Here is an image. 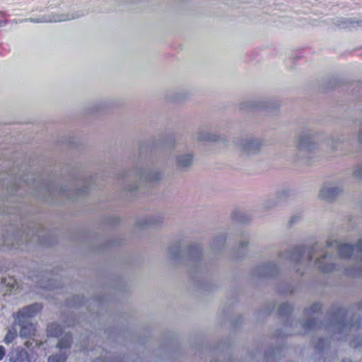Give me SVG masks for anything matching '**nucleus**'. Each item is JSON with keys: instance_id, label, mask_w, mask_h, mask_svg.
Returning a JSON list of instances; mask_svg holds the SVG:
<instances>
[{"instance_id": "f257e3e1", "label": "nucleus", "mask_w": 362, "mask_h": 362, "mask_svg": "<svg viewBox=\"0 0 362 362\" xmlns=\"http://www.w3.org/2000/svg\"><path fill=\"white\" fill-rule=\"evenodd\" d=\"M42 308L40 303H34L30 305L23 308L20 310L16 316V320L20 324L21 328L20 336L23 338H31L35 334V327L33 324L28 322V320L37 315Z\"/></svg>"}, {"instance_id": "f03ea898", "label": "nucleus", "mask_w": 362, "mask_h": 362, "mask_svg": "<svg viewBox=\"0 0 362 362\" xmlns=\"http://www.w3.org/2000/svg\"><path fill=\"white\" fill-rule=\"evenodd\" d=\"M47 335L60 338L57 345L59 349H69L72 343V337L69 333H66L63 335V329L57 323H50L47 327Z\"/></svg>"}, {"instance_id": "7ed1b4c3", "label": "nucleus", "mask_w": 362, "mask_h": 362, "mask_svg": "<svg viewBox=\"0 0 362 362\" xmlns=\"http://www.w3.org/2000/svg\"><path fill=\"white\" fill-rule=\"evenodd\" d=\"M9 360L11 362H32V358L28 351L21 347H18L10 352Z\"/></svg>"}, {"instance_id": "20e7f679", "label": "nucleus", "mask_w": 362, "mask_h": 362, "mask_svg": "<svg viewBox=\"0 0 362 362\" xmlns=\"http://www.w3.org/2000/svg\"><path fill=\"white\" fill-rule=\"evenodd\" d=\"M340 192V189L337 187L323 188L320 191V197L322 199L331 200L334 199Z\"/></svg>"}, {"instance_id": "39448f33", "label": "nucleus", "mask_w": 362, "mask_h": 362, "mask_svg": "<svg viewBox=\"0 0 362 362\" xmlns=\"http://www.w3.org/2000/svg\"><path fill=\"white\" fill-rule=\"evenodd\" d=\"M177 160L179 166L182 168H186L192 163L193 156L191 154L180 156L177 158Z\"/></svg>"}, {"instance_id": "423d86ee", "label": "nucleus", "mask_w": 362, "mask_h": 362, "mask_svg": "<svg viewBox=\"0 0 362 362\" xmlns=\"http://www.w3.org/2000/svg\"><path fill=\"white\" fill-rule=\"evenodd\" d=\"M18 334L16 329H8L4 339V342L6 344H9L15 340Z\"/></svg>"}, {"instance_id": "0eeeda50", "label": "nucleus", "mask_w": 362, "mask_h": 362, "mask_svg": "<svg viewBox=\"0 0 362 362\" xmlns=\"http://www.w3.org/2000/svg\"><path fill=\"white\" fill-rule=\"evenodd\" d=\"M67 356L65 354H53L49 356L48 362H66Z\"/></svg>"}, {"instance_id": "6e6552de", "label": "nucleus", "mask_w": 362, "mask_h": 362, "mask_svg": "<svg viewBox=\"0 0 362 362\" xmlns=\"http://www.w3.org/2000/svg\"><path fill=\"white\" fill-rule=\"evenodd\" d=\"M325 258H326V255L324 256L322 259H317V263L319 264V266H318L319 269L320 270H322L323 272H331L334 269L335 265L333 264L323 265L321 262H322V260L325 259Z\"/></svg>"}, {"instance_id": "1a4fd4ad", "label": "nucleus", "mask_w": 362, "mask_h": 362, "mask_svg": "<svg viewBox=\"0 0 362 362\" xmlns=\"http://www.w3.org/2000/svg\"><path fill=\"white\" fill-rule=\"evenodd\" d=\"M2 283L8 286L11 291L14 289L17 286V282L13 277H9L8 282L6 281V279L5 277L2 278Z\"/></svg>"}, {"instance_id": "9d476101", "label": "nucleus", "mask_w": 362, "mask_h": 362, "mask_svg": "<svg viewBox=\"0 0 362 362\" xmlns=\"http://www.w3.org/2000/svg\"><path fill=\"white\" fill-rule=\"evenodd\" d=\"M291 310V306L288 304L283 303L279 308V313L280 314H286L290 313Z\"/></svg>"}, {"instance_id": "9b49d317", "label": "nucleus", "mask_w": 362, "mask_h": 362, "mask_svg": "<svg viewBox=\"0 0 362 362\" xmlns=\"http://www.w3.org/2000/svg\"><path fill=\"white\" fill-rule=\"evenodd\" d=\"M316 324H317V322H316L315 320L310 319V320L305 322V323L303 324V327L306 329H311L315 328Z\"/></svg>"}, {"instance_id": "f8f14e48", "label": "nucleus", "mask_w": 362, "mask_h": 362, "mask_svg": "<svg viewBox=\"0 0 362 362\" xmlns=\"http://www.w3.org/2000/svg\"><path fill=\"white\" fill-rule=\"evenodd\" d=\"M321 305L320 303H314L309 310V313H317L321 310Z\"/></svg>"}, {"instance_id": "ddd939ff", "label": "nucleus", "mask_w": 362, "mask_h": 362, "mask_svg": "<svg viewBox=\"0 0 362 362\" xmlns=\"http://www.w3.org/2000/svg\"><path fill=\"white\" fill-rule=\"evenodd\" d=\"M199 139L202 141H216L217 140V139L214 136H211V135L203 136L202 134H200Z\"/></svg>"}, {"instance_id": "4468645a", "label": "nucleus", "mask_w": 362, "mask_h": 362, "mask_svg": "<svg viewBox=\"0 0 362 362\" xmlns=\"http://www.w3.org/2000/svg\"><path fill=\"white\" fill-rule=\"evenodd\" d=\"M362 345V339L359 341L356 342L355 340L351 342V346L356 349Z\"/></svg>"}, {"instance_id": "2eb2a0df", "label": "nucleus", "mask_w": 362, "mask_h": 362, "mask_svg": "<svg viewBox=\"0 0 362 362\" xmlns=\"http://www.w3.org/2000/svg\"><path fill=\"white\" fill-rule=\"evenodd\" d=\"M6 355V349L0 345V361L4 358Z\"/></svg>"}, {"instance_id": "dca6fc26", "label": "nucleus", "mask_w": 362, "mask_h": 362, "mask_svg": "<svg viewBox=\"0 0 362 362\" xmlns=\"http://www.w3.org/2000/svg\"><path fill=\"white\" fill-rule=\"evenodd\" d=\"M354 175L356 177L362 178V168H359L354 171Z\"/></svg>"}, {"instance_id": "f3484780", "label": "nucleus", "mask_w": 362, "mask_h": 362, "mask_svg": "<svg viewBox=\"0 0 362 362\" xmlns=\"http://www.w3.org/2000/svg\"><path fill=\"white\" fill-rule=\"evenodd\" d=\"M8 24V21L6 19L0 20V28L5 26Z\"/></svg>"}, {"instance_id": "a211bd4d", "label": "nucleus", "mask_w": 362, "mask_h": 362, "mask_svg": "<svg viewBox=\"0 0 362 362\" xmlns=\"http://www.w3.org/2000/svg\"><path fill=\"white\" fill-rule=\"evenodd\" d=\"M355 325H356L357 327H360V326H361V325H362L361 324V322L357 323V325H355V323H352V324H351V325H350V326H351V327H354Z\"/></svg>"}, {"instance_id": "6ab92c4d", "label": "nucleus", "mask_w": 362, "mask_h": 362, "mask_svg": "<svg viewBox=\"0 0 362 362\" xmlns=\"http://www.w3.org/2000/svg\"><path fill=\"white\" fill-rule=\"evenodd\" d=\"M358 308H359V310H361L362 311V301L360 302V303L358 305Z\"/></svg>"}, {"instance_id": "aec40b11", "label": "nucleus", "mask_w": 362, "mask_h": 362, "mask_svg": "<svg viewBox=\"0 0 362 362\" xmlns=\"http://www.w3.org/2000/svg\"><path fill=\"white\" fill-rule=\"evenodd\" d=\"M324 341L325 340L323 339H319V344H322L324 342Z\"/></svg>"}, {"instance_id": "412c9836", "label": "nucleus", "mask_w": 362, "mask_h": 362, "mask_svg": "<svg viewBox=\"0 0 362 362\" xmlns=\"http://www.w3.org/2000/svg\"><path fill=\"white\" fill-rule=\"evenodd\" d=\"M0 16H5V13L2 11H0Z\"/></svg>"}, {"instance_id": "4be33fe9", "label": "nucleus", "mask_w": 362, "mask_h": 362, "mask_svg": "<svg viewBox=\"0 0 362 362\" xmlns=\"http://www.w3.org/2000/svg\"><path fill=\"white\" fill-rule=\"evenodd\" d=\"M300 143H301V144H305V143H306V142H305V141H304V140L302 139H300Z\"/></svg>"}, {"instance_id": "5701e85b", "label": "nucleus", "mask_w": 362, "mask_h": 362, "mask_svg": "<svg viewBox=\"0 0 362 362\" xmlns=\"http://www.w3.org/2000/svg\"><path fill=\"white\" fill-rule=\"evenodd\" d=\"M25 345L27 347H29L28 341H26V342L25 343Z\"/></svg>"}, {"instance_id": "b1692460", "label": "nucleus", "mask_w": 362, "mask_h": 362, "mask_svg": "<svg viewBox=\"0 0 362 362\" xmlns=\"http://www.w3.org/2000/svg\"><path fill=\"white\" fill-rule=\"evenodd\" d=\"M234 216H235V218H237V216L235 215V213H234Z\"/></svg>"}, {"instance_id": "393cba45", "label": "nucleus", "mask_w": 362, "mask_h": 362, "mask_svg": "<svg viewBox=\"0 0 362 362\" xmlns=\"http://www.w3.org/2000/svg\"><path fill=\"white\" fill-rule=\"evenodd\" d=\"M291 223H293L294 222V220L293 219H291Z\"/></svg>"}, {"instance_id": "a878e982", "label": "nucleus", "mask_w": 362, "mask_h": 362, "mask_svg": "<svg viewBox=\"0 0 362 362\" xmlns=\"http://www.w3.org/2000/svg\"><path fill=\"white\" fill-rule=\"evenodd\" d=\"M343 362H346V361H344ZM349 362H351V361H349Z\"/></svg>"}]
</instances>
